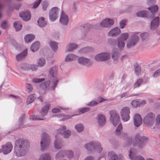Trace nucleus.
Segmentation results:
<instances>
[{
  "label": "nucleus",
  "instance_id": "f257e3e1",
  "mask_svg": "<svg viewBox=\"0 0 160 160\" xmlns=\"http://www.w3.org/2000/svg\"><path fill=\"white\" fill-rule=\"evenodd\" d=\"M29 145V142L26 140L19 139L17 140L14 147V153L18 157L25 156Z\"/></svg>",
  "mask_w": 160,
  "mask_h": 160
},
{
  "label": "nucleus",
  "instance_id": "f03ea898",
  "mask_svg": "<svg viewBox=\"0 0 160 160\" xmlns=\"http://www.w3.org/2000/svg\"><path fill=\"white\" fill-rule=\"evenodd\" d=\"M58 69L56 67L52 68L49 72V81L50 82V90H54L56 87L58 80L57 78Z\"/></svg>",
  "mask_w": 160,
  "mask_h": 160
},
{
  "label": "nucleus",
  "instance_id": "7ed1b4c3",
  "mask_svg": "<svg viewBox=\"0 0 160 160\" xmlns=\"http://www.w3.org/2000/svg\"><path fill=\"white\" fill-rule=\"evenodd\" d=\"M148 140L147 137L141 136L139 133H136L135 135L132 142V145L134 146H137L140 149L142 148L145 145Z\"/></svg>",
  "mask_w": 160,
  "mask_h": 160
},
{
  "label": "nucleus",
  "instance_id": "20e7f679",
  "mask_svg": "<svg viewBox=\"0 0 160 160\" xmlns=\"http://www.w3.org/2000/svg\"><path fill=\"white\" fill-rule=\"evenodd\" d=\"M51 142V139L48 134L45 132L43 133L41 136L40 142L41 149L44 151L48 148Z\"/></svg>",
  "mask_w": 160,
  "mask_h": 160
},
{
  "label": "nucleus",
  "instance_id": "39448f33",
  "mask_svg": "<svg viewBox=\"0 0 160 160\" xmlns=\"http://www.w3.org/2000/svg\"><path fill=\"white\" fill-rule=\"evenodd\" d=\"M50 107V104L48 103L45 104L40 112V115L31 116L29 117L30 119L33 120H44V119L43 118V117L47 115Z\"/></svg>",
  "mask_w": 160,
  "mask_h": 160
},
{
  "label": "nucleus",
  "instance_id": "423d86ee",
  "mask_svg": "<svg viewBox=\"0 0 160 160\" xmlns=\"http://www.w3.org/2000/svg\"><path fill=\"white\" fill-rule=\"evenodd\" d=\"M155 119V114L152 112H149L145 116L143 119V121L146 126L151 127L154 123Z\"/></svg>",
  "mask_w": 160,
  "mask_h": 160
},
{
  "label": "nucleus",
  "instance_id": "0eeeda50",
  "mask_svg": "<svg viewBox=\"0 0 160 160\" xmlns=\"http://www.w3.org/2000/svg\"><path fill=\"white\" fill-rule=\"evenodd\" d=\"M110 56V53L109 52H103L96 55L94 59L98 62H104L109 59Z\"/></svg>",
  "mask_w": 160,
  "mask_h": 160
},
{
  "label": "nucleus",
  "instance_id": "6e6552de",
  "mask_svg": "<svg viewBox=\"0 0 160 160\" xmlns=\"http://www.w3.org/2000/svg\"><path fill=\"white\" fill-rule=\"evenodd\" d=\"M130 110L129 107H124L122 109L120 114L122 119L123 121L126 122L129 120L130 118Z\"/></svg>",
  "mask_w": 160,
  "mask_h": 160
},
{
  "label": "nucleus",
  "instance_id": "1a4fd4ad",
  "mask_svg": "<svg viewBox=\"0 0 160 160\" xmlns=\"http://www.w3.org/2000/svg\"><path fill=\"white\" fill-rule=\"evenodd\" d=\"M109 114L110 116V119L111 121L114 126H117L120 120L119 115L115 111L113 110L110 111L109 112Z\"/></svg>",
  "mask_w": 160,
  "mask_h": 160
},
{
  "label": "nucleus",
  "instance_id": "9d476101",
  "mask_svg": "<svg viewBox=\"0 0 160 160\" xmlns=\"http://www.w3.org/2000/svg\"><path fill=\"white\" fill-rule=\"evenodd\" d=\"M59 9L57 7H53L51 9L49 12L50 20L52 21H55L58 18Z\"/></svg>",
  "mask_w": 160,
  "mask_h": 160
},
{
  "label": "nucleus",
  "instance_id": "9b49d317",
  "mask_svg": "<svg viewBox=\"0 0 160 160\" xmlns=\"http://www.w3.org/2000/svg\"><path fill=\"white\" fill-rule=\"evenodd\" d=\"M139 37L135 34L133 35L128 40L127 43L128 48H130L134 46L139 41Z\"/></svg>",
  "mask_w": 160,
  "mask_h": 160
},
{
  "label": "nucleus",
  "instance_id": "f8f14e48",
  "mask_svg": "<svg viewBox=\"0 0 160 160\" xmlns=\"http://www.w3.org/2000/svg\"><path fill=\"white\" fill-rule=\"evenodd\" d=\"M64 145V142L62 141L58 135H56L54 143L55 148L56 149H60L62 148Z\"/></svg>",
  "mask_w": 160,
  "mask_h": 160
},
{
  "label": "nucleus",
  "instance_id": "ddd939ff",
  "mask_svg": "<svg viewBox=\"0 0 160 160\" xmlns=\"http://www.w3.org/2000/svg\"><path fill=\"white\" fill-rule=\"evenodd\" d=\"M137 151L134 148H132L129 151V158L132 160H145L144 158L142 156H138L135 157L136 153Z\"/></svg>",
  "mask_w": 160,
  "mask_h": 160
},
{
  "label": "nucleus",
  "instance_id": "4468645a",
  "mask_svg": "<svg viewBox=\"0 0 160 160\" xmlns=\"http://www.w3.org/2000/svg\"><path fill=\"white\" fill-rule=\"evenodd\" d=\"M114 23L113 19L107 18L102 21L100 23L101 26L103 27L109 28L112 26Z\"/></svg>",
  "mask_w": 160,
  "mask_h": 160
},
{
  "label": "nucleus",
  "instance_id": "2eb2a0df",
  "mask_svg": "<svg viewBox=\"0 0 160 160\" xmlns=\"http://www.w3.org/2000/svg\"><path fill=\"white\" fill-rule=\"evenodd\" d=\"M96 120L99 127H103L106 123L105 116L102 114H98L96 117Z\"/></svg>",
  "mask_w": 160,
  "mask_h": 160
},
{
  "label": "nucleus",
  "instance_id": "dca6fc26",
  "mask_svg": "<svg viewBox=\"0 0 160 160\" xmlns=\"http://www.w3.org/2000/svg\"><path fill=\"white\" fill-rule=\"evenodd\" d=\"M2 148L3 154L6 155L11 151L12 148V146L11 142H8L4 145H2Z\"/></svg>",
  "mask_w": 160,
  "mask_h": 160
},
{
  "label": "nucleus",
  "instance_id": "f3484780",
  "mask_svg": "<svg viewBox=\"0 0 160 160\" xmlns=\"http://www.w3.org/2000/svg\"><path fill=\"white\" fill-rule=\"evenodd\" d=\"M78 62L83 66H89L90 64V60L89 59L84 57H81L78 59Z\"/></svg>",
  "mask_w": 160,
  "mask_h": 160
},
{
  "label": "nucleus",
  "instance_id": "a211bd4d",
  "mask_svg": "<svg viewBox=\"0 0 160 160\" xmlns=\"http://www.w3.org/2000/svg\"><path fill=\"white\" fill-rule=\"evenodd\" d=\"M133 119L135 126L139 127L142 124V119L140 115L138 114H136L133 117Z\"/></svg>",
  "mask_w": 160,
  "mask_h": 160
},
{
  "label": "nucleus",
  "instance_id": "6ab92c4d",
  "mask_svg": "<svg viewBox=\"0 0 160 160\" xmlns=\"http://www.w3.org/2000/svg\"><path fill=\"white\" fill-rule=\"evenodd\" d=\"M159 17H156L153 19L150 23V29L153 30L157 28L159 25Z\"/></svg>",
  "mask_w": 160,
  "mask_h": 160
},
{
  "label": "nucleus",
  "instance_id": "aec40b11",
  "mask_svg": "<svg viewBox=\"0 0 160 160\" xmlns=\"http://www.w3.org/2000/svg\"><path fill=\"white\" fill-rule=\"evenodd\" d=\"M91 142L92 149H94L99 152H101L102 150L101 144L97 141H92Z\"/></svg>",
  "mask_w": 160,
  "mask_h": 160
},
{
  "label": "nucleus",
  "instance_id": "412c9836",
  "mask_svg": "<svg viewBox=\"0 0 160 160\" xmlns=\"http://www.w3.org/2000/svg\"><path fill=\"white\" fill-rule=\"evenodd\" d=\"M59 21L63 25H67L68 22V17L63 11H62Z\"/></svg>",
  "mask_w": 160,
  "mask_h": 160
},
{
  "label": "nucleus",
  "instance_id": "4be33fe9",
  "mask_svg": "<svg viewBox=\"0 0 160 160\" xmlns=\"http://www.w3.org/2000/svg\"><path fill=\"white\" fill-rule=\"evenodd\" d=\"M19 16L24 21L29 20L31 18L30 12L28 11L20 13L19 14Z\"/></svg>",
  "mask_w": 160,
  "mask_h": 160
},
{
  "label": "nucleus",
  "instance_id": "5701e85b",
  "mask_svg": "<svg viewBox=\"0 0 160 160\" xmlns=\"http://www.w3.org/2000/svg\"><path fill=\"white\" fill-rule=\"evenodd\" d=\"M121 31L118 27H115L111 29L108 32V35L112 37H116L119 34Z\"/></svg>",
  "mask_w": 160,
  "mask_h": 160
},
{
  "label": "nucleus",
  "instance_id": "b1692460",
  "mask_svg": "<svg viewBox=\"0 0 160 160\" xmlns=\"http://www.w3.org/2000/svg\"><path fill=\"white\" fill-rule=\"evenodd\" d=\"M50 82L49 81H45L40 85V87L45 91H48L50 89Z\"/></svg>",
  "mask_w": 160,
  "mask_h": 160
},
{
  "label": "nucleus",
  "instance_id": "393cba45",
  "mask_svg": "<svg viewBox=\"0 0 160 160\" xmlns=\"http://www.w3.org/2000/svg\"><path fill=\"white\" fill-rule=\"evenodd\" d=\"M148 9L151 12V15L150 16V18H153L154 17V14L158 11V6L157 5L154 6H151L148 8Z\"/></svg>",
  "mask_w": 160,
  "mask_h": 160
},
{
  "label": "nucleus",
  "instance_id": "a878e982",
  "mask_svg": "<svg viewBox=\"0 0 160 160\" xmlns=\"http://www.w3.org/2000/svg\"><path fill=\"white\" fill-rule=\"evenodd\" d=\"M119 56V54L118 52L113 51L112 58L114 63L116 64L118 62Z\"/></svg>",
  "mask_w": 160,
  "mask_h": 160
},
{
  "label": "nucleus",
  "instance_id": "bb28decb",
  "mask_svg": "<svg viewBox=\"0 0 160 160\" xmlns=\"http://www.w3.org/2000/svg\"><path fill=\"white\" fill-rule=\"evenodd\" d=\"M149 12L145 10L138 11L136 13V15L138 17L150 18L148 15Z\"/></svg>",
  "mask_w": 160,
  "mask_h": 160
},
{
  "label": "nucleus",
  "instance_id": "cd10ccee",
  "mask_svg": "<svg viewBox=\"0 0 160 160\" xmlns=\"http://www.w3.org/2000/svg\"><path fill=\"white\" fill-rule=\"evenodd\" d=\"M78 57L73 54H69L67 55L65 58V61L66 62H71L76 60Z\"/></svg>",
  "mask_w": 160,
  "mask_h": 160
},
{
  "label": "nucleus",
  "instance_id": "c85d7f7f",
  "mask_svg": "<svg viewBox=\"0 0 160 160\" xmlns=\"http://www.w3.org/2000/svg\"><path fill=\"white\" fill-rule=\"evenodd\" d=\"M27 54V51L26 50H24L20 54L16 56V58L18 61H20L22 59L25 58Z\"/></svg>",
  "mask_w": 160,
  "mask_h": 160
},
{
  "label": "nucleus",
  "instance_id": "c756f323",
  "mask_svg": "<svg viewBox=\"0 0 160 160\" xmlns=\"http://www.w3.org/2000/svg\"><path fill=\"white\" fill-rule=\"evenodd\" d=\"M78 45L75 43H70L66 47V50L68 52L73 51L74 49L77 48Z\"/></svg>",
  "mask_w": 160,
  "mask_h": 160
},
{
  "label": "nucleus",
  "instance_id": "7c9ffc66",
  "mask_svg": "<svg viewBox=\"0 0 160 160\" xmlns=\"http://www.w3.org/2000/svg\"><path fill=\"white\" fill-rule=\"evenodd\" d=\"M109 160H119L117 155L113 151H111L108 153Z\"/></svg>",
  "mask_w": 160,
  "mask_h": 160
},
{
  "label": "nucleus",
  "instance_id": "2f4dec72",
  "mask_svg": "<svg viewBox=\"0 0 160 160\" xmlns=\"http://www.w3.org/2000/svg\"><path fill=\"white\" fill-rule=\"evenodd\" d=\"M90 108H80L78 110V112L79 113V114H76V115H72L71 116V117H69V116H68V117L67 118L68 119H69L71 117H73L75 115H78L80 114H83L84 113H85V112H89L90 110Z\"/></svg>",
  "mask_w": 160,
  "mask_h": 160
},
{
  "label": "nucleus",
  "instance_id": "473e14b6",
  "mask_svg": "<svg viewBox=\"0 0 160 160\" xmlns=\"http://www.w3.org/2000/svg\"><path fill=\"white\" fill-rule=\"evenodd\" d=\"M40 44L39 42L37 41L33 43L31 46L30 49L33 52H36L39 48Z\"/></svg>",
  "mask_w": 160,
  "mask_h": 160
},
{
  "label": "nucleus",
  "instance_id": "72a5a7b5",
  "mask_svg": "<svg viewBox=\"0 0 160 160\" xmlns=\"http://www.w3.org/2000/svg\"><path fill=\"white\" fill-rule=\"evenodd\" d=\"M38 23L39 27L43 28L47 24V22L45 20V18L41 17L39 18L38 21Z\"/></svg>",
  "mask_w": 160,
  "mask_h": 160
},
{
  "label": "nucleus",
  "instance_id": "f704fd0d",
  "mask_svg": "<svg viewBox=\"0 0 160 160\" xmlns=\"http://www.w3.org/2000/svg\"><path fill=\"white\" fill-rule=\"evenodd\" d=\"M38 160H52L50 155L47 153H43L40 156Z\"/></svg>",
  "mask_w": 160,
  "mask_h": 160
},
{
  "label": "nucleus",
  "instance_id": "c9c22d12",
  "mask_svg": "<svg viewBox=\"0 0 160 160\" xmlns=\"http://www.w3.org/2000/svg\"><path fill=\"white\" fill-rule=\"evenodd\" d=\"M35 38L33 34H27L24 37L25 42L28 43L33 41Z\"/></svg>",
  "mask_w": 160,
  "mask_h": 160
},
{
  "label": "nucleus",
  "instance_id": "e433bc0d",
  "mask_svg": "<svg viewBox=\"0 0 160 160\" xmlns=\"http://www.w3.org/2000/svg\"><path fill=\"white\" fill-rule=\"evenodd\" d=\"M37 62L38 64V66L42 67L45 65L46 61L43 58H40L37 60Z\"/></svg>",
  "mask_w": 160,
  "mask_h": 160
},
{
  "label": "nucleus",
  "instance_id": "4c0bfd02",
  "mask_svg": "<svg viewBox=\"0 0 160 160\" xmlns=\"http://www.w3.org/2000/svg\"><path fill=\"white\" fill-rule=\"evenodd\" d=\"M75 128L77 132H81L84 129L83 125L81 123H79L76 124L75 126Z\"/></svg>",
  "mask_w": 160,
  "mask_h": 160
},
{
  "label": "nucleus",
  "instance_id": "58836bf2",
  "mask_svg": "<svg viewBox=\"0 0 160 160\" xmlns=\"http://www.w3.org/2000/svg\"><path fill=\"white\" fill-rule=\"evenodd\" d=\"M20 68L23 70L28 71L30 70L29 65L26 63H22L20 65Z\"/></svg>",
  "mask_w": 160,
  "mask_h": 160
},
{
  "label": "nucleus",
  "instance_id": "ea45409f",
  "mask_svg": "<svg viewBox=\"0 0 160 160\" xmlns=\"http://www.w3.org/2000/svg\"><path fill=\"white\" fill-rule=\"evenodd\" d=\"M14 26L16 31L20 30L22 28V25L21 23L19 21L14 22Z\"/></svg>",
  "mask_w": 160,
  "mask_h": 160
},
{
  "label": "nucleus",
  "instance_id": "a19ab883",
  "mask_svg": "<svg viewBox=\"0 0 160 160\" xmlns=\"http://www.w3.org/2000/svg\"><path fill=\"white\" fill-rule=\"evenodd\" d=\"M49 44L52 49L53 51H56L58 49V43L55 42L50 41L49 42Z\"/></svg>",
  "mask_w": 160,
  "mask_h": 160
},
{
  "label": "nucleus",
  "instance_id": "79ce46f5",
  "mask_svg": "<svg viewBox=\"0 0 160 160\" xmlns=\"http://www.w3.org/2000/svg\"><path fill=\"white\" fill-rule=\"evenodd\" d=\"M122 129V126L121 124H120L117 127L116 131L115 133L117 135H119L120 134L122 135L123 134L126 135L125 133H121V131Z\"/></svg>",
  "mask_w": 160,
  "mask_h": 160
},
{
  "label": "nucleus",
  "instance_id": "37998d69",
  "mask_svg": "<svg viewBox=\"0 0 160 160\" xmlns=\"http://www.w3.org/2000/svg\"><path fill=\"white\" fill-rule=\"evenodd\" d=\"M118 47L120 49L123 48L125 45L124 41L118 38Z\"/></svg>",
  "mask_w": 160,
  "mask_h": 160
},
{
  "label": "nucleus",
  "instance_id": "c03bdc74",
  "mask_svg": "<svg viewBox=\"0 0 160 160\" xmlns=\"http://www.w3.org/2000/svg\"><path fill=\"white\" fill-rule=\"evenodd\" d=\"M34 95V94H32L28 98L26 102L27 104H29L31 103L34 101L35 99V97Z\"/></svg>",
  "mask_w": 160,
  "mask_h": 160
},
{
  "label": "nucleus",
  "instance_id": "a18cd8bd",
  "mask_svg": "<svg viewBox=\"0 0 160 160\" xmlns=\"http://www.w3.org/2000/svg\"><path fill=\"white\" fill-rule=\"evenodd\" d=\"M65 155V151H61L56 154V159L57 160H59V159L63 157Z\"/></svg>",
  "mask_w": 160,
  "mask_h": 160
},
{
  "label": "nucleus",
  "instance_id": "49530a36",
  "mask_svg": "<svg viewBox=\"0 0 160 160\" xmlns=\"http://www.w3.org/2000/svg\"><path fill=\"white\" fill-rule=\"evenodd\" d=\"M129 36V34L127 33H122L120 36L118 37V38L123 40L124 41H126L128 38Z\"/></svg>",
  "mask_w": 160,
  "mask_h": 160
},
{
  "label": "nucleus",
  "instance_id": "de8ad7c7",
  "mask_svg": "<svg viewBox=\"0 0 160 160\" xmlns=\"http://www.w3.org/2000/svg\"><path fill=\"white\" fill-rule=\"evenodd\" d=\"M143 79L142 78L138 79L135 83L133 87L134 88L139 87L143 82Z\"/></svg>",
  "mask_w": 160,
  "mask_h": 160
},
{
  "label": "nucleus",
  "instance_id": "09e8293b",
  "mask_svg": "<svg viewBox=\"0 0 160 160\" xmlns=\"http://www.w3.org/2000/svg\"><path fill=\"white\" fill-rule=\"evenodd\" d=\"M131 104L132 106L135 108L139 106L140 105V102L137 99L132 100Z\"/></svg>",
  "mask_w": 160,
  "mask_h": 160
},
{
  "label": "nucleus",
  "instance_id": "8fccbe9b",
  "mask_svg": "<svg viewBox=\"0 0 160 160\" xmlns=\"http://www.w3.org/2000/svg\"><path fill=\"white\" fill-rule=\"evenodd\" d=\"M71 134V131L68 129L65 131L62 135L63 136L64 138H68L70 136Z\"/></svg>",
  "mask_w": 160,
  "mask_h": 160
},
{
  "label": "nucleus",
  "instance_id": "3c124183",
  "mask_svg": "<svg viewBox=\"0 0 160 160\" xmlns=\"http://www.w3.org/2000/svg\"><path fill=\"white\" fill-rule=\"evenodd\" d=\"M66 129V127L65 126L63 125L60 127L57 130V133L61 135H62L65 130Z\"/></svg>",
  "mask_w": 160,
  "mask_h": 160
},
{
  "label": "nucleus",
  "instance_id": "603ef678",
  "mask_svg": "<svg viewBox=\"0 0 160 160\" xmlns=\"http://www.w3.org/2000/svg\"><path fill=\"white\" fill-rule=\"evenodd\" d=\"M84 148L88 150H92V148L91 141L85 144L84 146Z\"/></svg>",
  "mask_w": 160,
  "mask_h": 160
},
{
  "label": "nucleus",
  "instance_id": "864d4df0",
  "mask_svg": "<svg viewBox=\"0 0 160 160\" xmlns=\"http://www.w3.org/2000/svg\"><path fill=\"white\" fill-rule=\"evenodd\" d=\"M26 91L28 92H30L32 91L33 89L32 86L29 83H27L26 84Z\"/></svg>",
  "mask_w": 160,
  "mask_h": 160
},
{
  "label": "nucleus",
  "instance_id": "5fc2aeb1",
  "mask_svg": "<svg viewBox=\"0 0 160 160\" xmlns=\"http://www.w3.org/2000/svg\"><path fill=\"white\" fill-rule=\"evenodd\" d=\"M149 36V33L147 32H144L140 35V37L143 41L148 39Z\"/></svg>",
  "mask_w": 160,
  "mask_h": 160
},
{
  "label": "nucleus",
  "instance_id": "6e6d98bb",
  "mask_svg": "<svg viewBox=\"0 0 160 160\" xmlns=\"http://www.w3.org/2000/svg\"><path fill=\"white\" fill-rule=\"evenodd\" d=\"M65 155H68V157L69 159L72 158L73 156V152L71 150L67 151L65 152Z\"/></svg>",
  "mask_w": 160,
  "mask_h": 160
},
{
  "label": "nucleus",
  "instance_id": "4d7b16f0",
  "mask_svg": "<svg viewBox=\"0 0 160 160\" xmlns=\"http://www.w3.org/2000/svg\"><path fill=\"white\" fill-rule=\"evenodd\" d=\"M127 20L126 19H123L121 20L119 22L120 27L122 28H123L126 24Z\"/></svg>",
  "mask_w": 160,
  "mask_h": 160
},
{
  "label": "nucleus",
  "instance_id": "13d9d810",
  "mask_svg": "<svg viewBox=\"0 0 160 160\" xmlns=\"http://www.w3.org/2000/svg\"><path fill=\"white\" fill-rule=\"evenodd\" d=\"M42 8L44 11H45L48 7V4L47 1H43L42 2Z\"/></svg>",
  "mask_w": 160,
  "mask_h": 160
},
{
  "label": "nucleus",
  "instance_id": "bf43d9fd",
  "mask_svg": "<svg viewBox=\"0 0 160 160\" xmlns=\"http://www.w3.org/2000/svg\"><path fill=\"white\" fill-rule=\"evenodd\" d=\"M135 73L137 75H139L141 72V68L139 66H137L135 68Z\"/></svg>",
  "mask_w": 160,
  "mask_h": 160
},
{
  "label": "nucleus",
  "instance_id": "052dcab7",
  "mask_svg": "<svg viewBox=\"0 0 160 160\" xmlns=\"http://www.w3.org/2000/svg\"><path fill=\"white\" fill-rule=\"evenodd\" d=\"M44 80V78H35L33 79L32 81L34 83H39L43 81Z\"/></svg>",
  "mask_w": 160,
  "mask_h": 160
},
{
  "label": "nucleus",
  "instance_id": "680f3d73",
  "mask_svg": "<svg viewBox=\"0 0 160 160\" xmlns=\"http://www.w3.org/2000/svg\"><path fill=\"white\" fill-rule=\"evenodd\" d=\"M30 69H31L32 71H35L37 70L38 65H29Z\"/></svg>",
  "mask_w": 160,
  "mask_h": 160
},
{
  "label": "nucleus",
  "instance_id": "e2e57ef3",
  "mask_svg": "<svg viewBox=\"0 0 160 160\" xmlns=\"http://www.w3.org/2000/svg\"><path fill=\"white\" fill-rule=\"evenodd\" d=\"M98 104V102L95 101H92L89 103H87V105L90 106H95Z\"/></svg>",
  "mask_w": 160,
  "mask_h": 160
},
{
  "label": "nucleus",
  "instance_id": "0e129e2a",
  "mask_svg": "<svg viewBox=\"0 0 160 160\" xmlns=\"http://www.w3.org/2000/svg\"><path fill=\"white\" fill-rule=\"evenodd\" d=\"M24 118V115H22L20 116L19 119V122L20 124V125H22L23 124V120Z\"/></svg>",
  "mask_w": 160,
  "mask_h": 160
},
{
  "label": "nucleus",
  "instance_id": "69168bd1",
  "mask_svg": "<svg viewBox=\"0 0 160 160\" xmlns=\"http://www.w3.org/2000/svg\"><path fill=\"white\" fill-rule=\"evenodd\" d=\"M160 75V71L159 69L157 70L153 73V77L154 78H157Z\"/></svg>",
  "mask_w": 160,
  "mask_h": 160
},
{
  "label": "nucleus",
  "instance_id": "338daca9",
  "mask_svg": "<svg viewBox=\"0 0 160 160\" xmlns=\"http://www.w3.org/2000/svg\"><path fill=\"white\" fill-rule=\"evenodd\" d=\"M7 23L6 21L2 22L1 24L2 28L3 29L6 28L7 27Z\"/></svg>",
  "mask_w": 160,
  "mask_h": 160
},
{
  "label": "nucleus",
  "instance_id": "774afa93",
  "mask_svg": "<svg viewBox=\"0 0 160 160\" xmlns=\"http://www.w3.org/2000/svg\"><path fill=\"white\" fill-rule=\"evenodd\" d=\"M156 124L159 125L160 124V114L158 115L156 118Z\"/></svg>",
  "mask_w": 160,
  "mask_h": 160
}]
</instances>
